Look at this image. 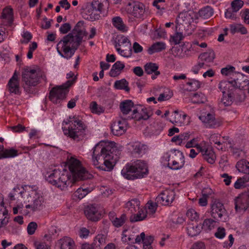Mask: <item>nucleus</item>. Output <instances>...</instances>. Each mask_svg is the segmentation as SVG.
<instances>
[{
  "instance_id": "nucleus-1",
  "label": "nucleus",
  "mask_w": 249,
  "mask_h": 249,
  "mask_svg": "<svg viewBox=\"0 0 249 249\" xmlns=\"http://www.w3.org/2000/svg\"><path fill=\"white\" fill-rule=\"evenodd\" d=\"M67 165L71 175L66 170L61 171L54 169L50 173L45 175L48 182L61 190H66L69 186H71L77 180H85L89 178L90 175L82 166L81 162L73 157L68 159Z\"/></svg>"
},
{
  "instance_id": "nucleus-2",
  "label": "nucleus",
  "mask_w": 249,
  "mask_h": 249,
  "mask_svg": "<svg viewBox=\"0 0 249 249\" xmlns=\"http://www.w3.org/2000/svg\"><path fill=\"white\" fill-rule=\"evenodd\" d=\"M121 151L115 143L101 141L93 149L92 162L97 168L105 171H111L119 160Z\"/></svg>"
},
{
  "instance_id": "nucleus-3",
  "label": "nucleus",
  "mask_w": 249,
  "mask_h": 249,
  "mask_svg": "<svg viewBox=\"0 0 249 249\" xmlns=\"http://www.w3.org/2000/svg\"><path fill=\"white\" fill-rule=\"evenodd\" d=\"M87 34L84 21H79L71 32L57 43L56 49L58 53L67 59L71 58L81 43L83 37Z\"/></svg>"
},
{
  "instance_id": "nucleus-4",
  "label": "nucleus",
  "mask_w": 249,
  "mask_h": 249,
  "mask_svg": "<svg viewBox=\"0 0 249 249\" xmlns=\"http://www.w3.org/2000/svg\"><path fill=\"white\" fill-rule=\"evenodd\" d=\"M69 124L68 127H62L64 134L74 140L79 141L85 135L87 126L82 121L75 116H70L67 121H64L62 125Z\"/></svg>"
},
{
  "instance_id": "nucleus-5",
  "label": "nucleus",
  "mask_w": 249,
  "mask_h": 249,
  "mask_svg": "<svg viewBox=\"0 0 249 249\" xmlns=\"http://www.w3.org/2000/svg\"><path fill=\"white\" fill-rule=\"evenodd\" d=\"M147 173L146 164L141 160H137L134 164H126L121 171V174L124 178L132 180L143 178Z\"/></svg>"
},
{
  "instance_id": "nucleus-6",
  "label": "nucleus",
  "mask_w": 249,
  "mask_h": 249,
  "mask_svg": "<svg viewBox=\"0 0 249 249\" xmlns=\"http://www.w3.org/2000/svg\"><path fill=\"white\" fill-rule=\"evenodd\" d=\"M41 77L46 80V76L42 75L39 71L30 68L24 69L22 72V82L24 90L28 93L32 92L31 88L38 84Z\"/></svg>"
},
{
  "instance_id": "nucleus-7",
  "label": "nucleus",
  "mask_w": 249,
  "mask_h": 249,
  "mask_svg": "<svg viewBox=\"0 0 249 249\" xmlns=\"http://www.w3.org/2000/svg\"><path fill=\"white\" fill-rule=\"evenodd\" d=\"M74 82V79L68 80L63 85L52 88L50 92L49 99L54 104H59L64 100L69 91L68 88Z\"/></svg>"
},
{
  "instance_id": "nucleus-8",
  "label": "nucleus",
  "mask_w": 249,
  "mask_h": 249,
  "mask_svg": "<svg viewBox=\"0 0 249 249\" xmlns=\"http://www.w3.org/2000/svg\"><path fill=\"white\" fill-rule=\"evenodd\" d=\"M166 159H168V166L172 169L178 170L184 166V156L182 153L178 150L172 151Z\"/></svg>"
},
{
  "instance_id": "nucleus-9",
  "label": "nucleus",
  "mask_w": 249,
  "mask_h": 249,
  "mask_svg": "<svg viewBox=\"0 0 249 249\" xmlns=\"http://www.w3.org/2000/svg\"><path fill=\"white\" fill-rule=\"evenodd\" d=\"M126 9L128 14L135 18H143L145 16V6L139 1H133L128 3Z\"/></svg>"
},
{
  "instance_id": "nucleus-10",
  "label": "nucleus",
  "mask_w": 249,
  "mask_h": 249,
  "mask_svg": "<svg viewBox=\"0 0 249 249\" xmlns=\"http://www.w3.org/2000/svg\"><path fill=\"white\" fill-rule=\"evenodd\" d=\"M235 75L238 76H236V78H234L233 80L228 81H223L219 83L218 88L223 94L226 93L227 88H229L230 87V85H231L233 88L236 89H241V88L243 87L242 85V83L245 82V81L243 80V75L239 73H236Z\"/></svg>"
},
{
  "instance_id": "nucleus-11",
  "label": "nucleus",
  "mask_w": 249,
  "mask_h": 249,
  "mask_svg": "<svg viewBox=\"0 0 249 249\" xmlns=\"http://www.w3.org/2000/svg\"><path fill=\"white\" fill-rule=\"evenodd\" d=\"M199 119L208 128H215L221 125V122L215 118V115L213 110L212 113H202L199 117Z\"/></svg>"
},
{
  "instance_id": "nucleus-12",
  "label": "nucleus",
  "mask_w": 249,
  "mask_h": 249,
  "mask_svg": "<svg viewBox=\"0 0 249 249\" xmlns=\"http://www.w3.org/2000/svg\"><path fill=\"white\" fill-rule=\"evenodd\" d=\"M235 209L241 212L249 208V192L239 195L234 199Z\"/></svg>"
},
{
  "instance_id": "nucleus-13",
  "label": "nucleus",
  "mask_w": 249,
  "mask_h": 249,
  "mask_svg": "<svg viewBox=\"0 0 249 249\" xmlns=\"http://www.w3.org/2000/svg\"><path fill=\"white\" fill-rule=\"evenodd\" d=\"M175 196L176 194L173 190H166L156 197V201L158 204L168 206L173 202Z\"/></svg>"
},
{
  "instance_id": "nucleus-14",
  "label": "nucleus",
  "mask_w": 249,
  "mask_h": 249,
  "mask_svg": "<svg viewBox=\"0 0 249 249\" xmlns=\"http://www.w3.org/2000/svg\"><path fill=\"white\" fill-rule=\"evenodd\" d=\"M153 115V111L150 107H141L134 109L133 116H128L126 119H135L137 121L147 120Z\"/></svg>"
},
{
  "instance_id": "nucleus-15",
  "label": "nucleus",
  "mask_w": 249,
  "mask_h": 249,
  "mask_svg": "<svg viewBox=\"0 0 249 249\" xmlns=\"http://www.w3.org/2000/svg\"><path fill=\"white\" fill-rule=\"evenodd\" d=\"M226 214L223 204L218 200L214 201L211 204V215L217 220H222L223 216Z\"/></svg>"
},
{
  "instance_id": "nucleus-16",
  "label": "nucleus",
  "mask_w": 249,
  "mask_h": 249,
  "mask_svg": "<svg viewBox=\"0 0 249 249\" xmlns=\"http://www.w3.org/2000/svg\"><path fill=\"white\" fill-rule=\"evenodd\" d=\"M99 207L95 204L88 205L85 210V214L87 217L93 221H98L101 214L99 210Z\"/></svg>"
},
{
  "instance_id": "nucleus-17",
  "label": "nucleus",
  "mask_w": 249,
  "mask_h": 249,
  "mask_svg": "<svg viewBox=\"0 0 249 249\" xmlns=\"http://www.w3.org/2000/svg\"><path fill=\"white\" fill-rule=\"evenodd\" d=\"M7 89L10 93L15 94L20 93L19 80L18 75L16 72L9 80L7 85Z\"/></svg>"
},
{
  "instance_id": "nucleus-18",
  "label": "nucleus",
  "mask_w": 249,
  "mask_h": 249,
  "mask_svg": "<svg viewBox=\"0 0 249 249\" xmlns=\"http://www.w3.org/2000/svg\"><path fill=\"white\" fill-rule=\"evenodd\" d=\"M131 154L135 157H140L144 154L147 149L146 145L139 142H135L130 144Z\"/></svg>"
},
{
  "instance_id": "nucleus-19",
  "label": "nucleus",
  "mask_w": 249,
  "mask_h": 249,
  "mask_svg": "<svg viewBox=\"0 0 249 249\" xmlns=\"http://www.w3.org/2000/svg\"><path fill=\"white\" fill-rule=\"evenodd\" d=\"M108 217L112 225L116 228L122 227L127 219L126 214L123 213L117 217L116 213L114 212H109Z\"/></svg>"
},
{
  "instance_id": "nucleus-20",
  "label": "nucleus",
  "mask_w": 249,
  "mask_h": 249,
  "mask_svg": "<svg viewBox=\"0 0 249 249\" xmlns=\"http://www.w3.org/2000/svg\"><path fill=\"white\" fill-rule=\"evenodd\" d=\"M125 120L114 122L111 125V131L116 136H120L124 134L126 130V122Z\"/></svg>"
},
{
  "instance_id": "nucleus-21",
  "label": "nucleus",
  "mask_w": 249,
  "mask_h": 249,
  "mask_svg": "<svg viewBox=\"0 0 249 249\" xmlns=\"http://www.w3.org/2000/svg\"><path fill=\"white\" fill-rule=\"evenodd\" d=\"M198 152H201L203 158L208 162L213 164L214 162L216 159V156L213 150L211 148H207L206 150H203L200 146L197 147Z\"/></svg>"
},
{
  "instance_id": "nucleus-22",
  "label": "nucleus",
  "mask_w": 249,
  "mask_h": 249,
  "mask_svg": "<svg viewBox=\"0 0 249 249\" xmlns=\"http://www.w3.org/2000/svg\"><path fill=\"white\" fill-rule=\"evenodd\" d=\"M134 104L131 100H127L121 102L120 104V108L122 114L120 117L124 120H127L128 118L124 117V115H127L131 110L132 107H133Z\"/></svg>"
},
{
  "instance_id": "nucleus-23",
  "label": "nucleus",
  "mask_w": 249,
  "mask_h": 249,
  "mask_svg": "<svg viewBox=\"0 0 249 249\" xmlns=\"http://www.w3.org/2000/svg\"><path fill=\"white\" fill-rule=\"evenodd\" d=\"M1 18L3 23L6 26H10L13 21V9L10 7L5 8L2 11Z\"/></svg>"
},
{
  "instance_id": "nucleus-24",
  "label": "nucleus",
  "mask_w": 249,
  "mask_h": 249,
  "mask_svg": "<svg viewBox=\"0 0 249 249\" xmlns=\"http://www.w3.org/2000/svg\"><path fill=\"white\" fill-rule=\"evenodd\" d=\"M144 68L147 74H150L154 73L151 76L152 79H155L157 76L160 74V71H158L159 66L156 63L152 62L146 63L144 65Z\"/></svg>"
},
{
  "instance_id": "nucleus-25",
  "label": "nucleus",
  "mask_w": 249,
  "mask_h": 249,
  "mask_svg": "<svg viewBox=\"0 0 249 249\" xmlns=\"http://www.w3.org/2000/svg\"><path fill=\"white\" fill-rule=\"evenodd\" d=\"M174 119L171 122L176 125H182L185 124V120L187 117V114L181 113L178 110L174 111Z\"/></svg>"
},
{
  "instance_id": "nucleus-26",
  "label": "nucleus",
  "mask_w": 249,
  "mask_h": 249,
  "mask_svg": "<svg viewBox=\"0 0 249 249\" xmlns=\"http://www.w3.org/2000/svg\"><path fill=\"white\" fill-rule=\"evenodd\" d=\"M96 0H93L91 2H88L84 5L83 9L85 10V12L89 14L90 16V19L91 20L94 19V17H96V15H94L95 11H96Z\"/></svg>"
},
{
  "instance_id": "nucleus-27",
  "label": "nucleus",
  "mask_w": 249,
  "mask_h": 249,
  "mask_svg": "<svg viewBox=\"0 0 249 249\" xmlns=\"http://www.w3.org/2000/svg\"><path fill=\"white\" fill-rule=\"evenodd\" d=\"M43 200L42 197L38 196L35 199L32 204L26 205L25 208L31 209L33 212L40 210L43 208Z\"/></svg>"
},
{
  "instance_id": "nucleus-28",
  "label": "nucleus",
  "mask_w": 249,
  "mask_h": 249,
  "mask_svg": "<svg viewBox=\"0 0 249 249\" xmlns=\"http://www.w3.org/2000/svg\"><path fill=\"white\" fill-rule=\"evenodd\" d=\"M201 228L197 224L189 223L187 227L188 234L191 237L197 235L201 232Z\"/></svg>"
},
{
  "instance_id": "nucleus-29",
  "label": "nucleus",
  "mask_w": 249,
  "mask_h": 249,
  "mask_svg": "<svg viewBox=\"0 0 249 249\" xmlns=\"http://www.w3.org/2000/svg\"><path fill=\"white\" fill-rule=\"evenodd\" d=\"M124 68V64L120 61L116 62L112 66L109 72L111 77H116L119 75L121 71Z\"/></svg>"
},
{
  "instance_id": "nucleus-30",
  "label": "nucleus",
  "mask_w": 249,
  "mask_h": 249,
  "mask_svg": "<svg viewBox=\"0 0 249 249\" xmlns=\"http://www.w3.org/2000/svg\"><path fill=\"white\" fill-rule=\"evenodd\" d=\"M215 58V53L213 50H209L207 52L201 53L198 56L200 62H211Z\"/></svg>"
},
{
  "instance_id": "nucleus-31",
  "label": "nucleus",
  "mask_w": 249,
  "mask_h": 249,
  "mask_svg": "<svg viewBox=\"0 0 249 249\" xmlns=\"http://www.w3.org/2000/svg\"><path fill=\"white\" fill-rule=\"evenodd\" d=\"M61 245L60 249H75L73 240L69 237H64L59 241Z\"/></svg>"
},
{
  "instance_id": "nucleus-32",
  "label": "nucleus",
  "mask_w": 249,
  "mask_h": 249,
  "mask_svg": "<svg viewBox=\"0 0 249 249\" xmlns=\"http://www.w3.org/2000/svg\"><path fill=\"white\" fill-rule=\"evenodd\" d=\"M236 167L240 172L249 175V161L248 160H239L237 162Z\"/></svg>"
},
{
  "instance_id": "nucleus-33",
  "label": "nucleus",
  "mask_w": 249,
  "mask_h": 249,
  "mask_svg": "<svg viewBox=\"0 0 249 249\" xmlns=\"http://www.w3.org/2000/svg\"><path fill=\"white\" fill-rule=\"evenodd\" d=\"M165 48L166 45L164 42H157L149 47L147 52L149 54H152L156 52H159L164 50Z\"/></svg>"
},
{
  "instance_id": "nucleus-34",
  "label": "nucleus",
  "mask_w": 249,
  "mask_h": 249,
  "mask_svg": "<svg viewBox=\"0 0 249 249\" xmlns=\"http://www.w3.org/2000/svg\"><path fill=\"white\" fill-rule=\"evenodd\" d=\"M147 216V212L145 210L140 209L137 213L133 214L130 217L131 222H136L142 221Z\"/></svg>"
},
{
  "instance_id": "nucleus-35",
  "label": "nucleus",
  "mask_w": 249,
  "mask_h": 249,
  "mask_svg": "<svg viewBox=\"0 0 249 249\" xmlns=\"http://www.w3.org/2000/svg\"><path fill=\"white\" fill-rule=\"evenodd\" d=\"M106 236L103 234H98L94 238L93 245L96 249H100L106 244Z\"/></svg>"
},
{
  "instance_id": "nucleus-36",
  "label": "nucleus",
  "mask_w": 249,
  "mask_h": 249,
  "mask_svg": "<svg viewBox=\"0 0 249 249\" xmlns=\"http://www.w3.org/2000/svg\"><path fill=\"white\" fill-rule=\"evenodd\" d=\"M198 14L200 17L207 19L213 15V10L210 6H207L200 9Z\"/></svg>"
},
{
  "instance_id": "nucleus-37",
  "label": "nucleus",
  "mask_w": 249,
  "mask_h": 249,
  "mask_svg": "<svg viewBox=\"0 0 249 249\" xmlns=\"http://www.w3.org/2000/svg\"><path fill=\"white\" fill-rule=\"evenodd\" d=\"M18 155V151L13 148L5 149L0 154V159L15 157Z\"/></svg>"
},
{
  "instance_id": "nucleus-38",
  "label": "nucleus",
  "mask_w": 249,
  "mask_h": 249,
  "mask_svg": "<svg viewBox=\"0 0 249 249\" xmlns=\"http://www.w3.org/2000/svg\"><path fill=\"white\" fill-rule=\"evenodd\" d=\"M114 87L117 89H124L127 92L130 90L128 82L125 79L116 81L114 84Z\"/></svg>"
},
{
  "instance_id": "nucleus-39",
  "label": "nucleus",
  "mask_w": 249,
  "mask_h": 249,
  "mask_svg": "<svg viewBox=\"0 0 249 249\" xmlns=\"http://www.w3.org/2000/svg\"><path fill=\"white\" fill-rule=\"evenodd\" d=\"M112 24L120 31L124 32L126 31L125 26L123 20L120 17H115L112 19Z\"/></svg>"
},
{
  "instance_id": "nucleus-40",
  "label": "nucleus",
  "mask_w": 249,
  "mask_h": 249,
  "mask_svg": "<svg viewBox=\"0 0 249 249\" xmlns=\"http://www.w3.org/2000/svg\"><path fill=\"white\" fill-rule=\"evenodd\" d=\"M191 101L194 104H201L205 103L207 99L204 94L199 92L194 94L191 97Z\"/></svg>"
},
{
  "instance_id": "nucleus-41",
  "label": "nucleus",
  "mask_w": 249,
  "mask_h": 249,
  "mask_svg": "<svg viewBox=\"0 0 249 249\" xmlns=\"http://www.w3.org/2000/svg\"><path fill=\"white\" fill-rule=\"evenodd\" d=\"M127 44H124L122 46H118L117 44H115V47L117 52L122 56L124 57H128L131 55L132 53L131 46L130 45L129 52H127L126 50Z\"/></svg>"
},
{
  "instance_id": "nucleus-42",
  "label": "nucleus",
  "mask_w": 249,
  "mask_h": 249,
  "mask_svg": "<svg viewBox=\"0 0 249 249\" xmlns=\"http://www.w3.org/2000/svg\"><path fill=\"white\" fill-rule=\"evenodd\" d=\"M90 192L88 188H78L74 193V196L77 197L78 199H81L84 197L89 193Z\"/></svg>"
},
{
  "instance_id": "nucleus-43",
  "label": "nucleus",
  "mask_w": 249,
  "mask_h": 249,
  "mask_svg": "<svg viewBox=\"0 0 249 249\" xmlns=\"http://www.w3.org/2000/svg\"><path fill=\"white\" fill-rule=\"evenodd\" d=\"M215 221L212 219H206L203 223L201 229L203 228L205 230H211L214 228Z\"/></svg>"
},
{
  "instance_id": "nucleus-44",
  "label": "nucleus",
  "mask_w": 249,
  "mask_h": 249,
  "mask_svg": "<svg viewBox=\"0 0 249 249\" xmlns=\"http://www.w3.org/2000/svg\"><path fill=\"white\" fill-rule=\"evenodd\" d=\"M235 68L233 66H228L222 68L221 70L222 74L226 76H234L236 73L234 72Z\"/></svg>"
},
{
  "instance_id": "nucleus-45",
  "label": "nucleus",
  "mask_w": 249,
  "mask_h": 249,
  "mask_svg": "<svg viewBox=\"0 0 249 249\" xmlns=\"http://www.w3.org/2000/svg\"><path fill=\"white\" fill-rule=\"evenodd\" d=\"M90 108L91 112L93 113L100 114L104 111L103 108L98 106L96 102H92L91 103Z\"/></svg>"
},
{
  "instance_id": "nucleus-46",
  "label": "nucleus",
  "mask_w": 249,
  "mask_h": 249,
  "mask_svg": "<svg viewBox=\"0 0 249 249\" xmlns=\"http://www.w3.org/2000/svg\"><path fill=\"white\" fill-rule=\"evenodd\" d=\"M244 2L241 0H234L231 2V6L233 12H237L243 6Z\"/></svg>"
},
{
  "instance_id": "nucleus-47",
  "label": "nucleus",
  "mask_w": 249,
  "mask_h": 249,
  "mask_svg": "<svg viewBox=\"0 0 249 249\" xmlns=\"http://www.w3.org/2000/svg\"><path fill=\"white\" fill-rule=\"evenodd\" d=\"M183 38V35L180 32H177L175 34L171 36L170 41L175 44H178Z\"/></svg>"
},
{
  "instance_id": "nucleus-48",
  "label": "nucleus",
  "mask_w": 249,
  "mask_h": 249,
  "mask_svg": "<svg viewBox=\"0 0 249 249\" xmlns=\"http://www.w3.org/2000/svg\"><path fill=\"white\" fill-rule=\"evenodd\" d=\"M248 182L246 178L245 177L240 178L237 179L235 182L234 187L235 189H241L245 187V184Z\"/></svg>"
},
{
  "instance_id": "nucleus-49",
  "label": "nucleus",
  "mask_w": 249,
  "mask_h": 249,
  "mask_svg": "<svg viewBox=\"0 0 249 249\" xmlns=\"http://www.w3.org/2000/svg\"><path fill=\"white\" fill-rule=\"evenodd\" d=\"M187 216L191 220H196L198 219V213L193 209H189L186 213Z\"/></svg>"
},
{
  "instance_id": "nucleus-50",
  "label": "nucleus",
  "mask_w": 249,
  "mask_h": 249,
  "mask_svg": "<svg viewBox=\"0 0 249 249\" xmlns=\"http://www.w3.org/2000/svg\"><path fill=\"white\" fill-rule=\"evenodd\" d=\"M187 85L190 86V90H196L200 87V83L198 80L194 79L188 82Z\"/></svg>"
},
{
  "instance_id": "nucleus-51",
  "label": "nucleus",
  "mask_w": 249,
  "mask_h": 249,
  "mask_svg": "<svg viewBox=\"0 0 249 249\" xmlns=\"http://www.w3.org/2000/svg\"><path fill=\"white\" fill-rule=\"evenodd\" d=\"M127 230H124L122 233V241L123 242L134 243V237L130 234H126Z\"/></svg>"
},
{
  "instance_id": "nucleus-52",
  "label": "nucleus",
  "mask_w": 249,
  "mask_h": 249,
  "mask_svg": "<svg viewBox=\"0 0 249 249\" xmlns=\"http://www.w3.org/2000/svg\"><path fill=\"white\" fill-rule=\"evenodd\" d=\"M118 46H122L124 44H127V47L126 48V50L127 52H129V48L130 47V42L129 39L125 36H122L119 40V43H117Z\"/></svg>"
},
{
  "instance_id": "nucleus-53",
  "label": "nucleus",
  "mask_w": 249,
  "mask_h": 249,
  "mask_svg": "<svg viewBox=\"0 0 249 249\" xmlns=\"http://www.w3.org/2000/svg\"><path fill=\"white\" fill-rule=\"evenodd\" d=\"M126 206L129 209L134 208L135 209L137 208L139 209L140 202L137 199H133L128 201L126 204Z\"/></svg>"
},
{
  "instance_id": "nucleus-54",
  "label": "nucleus",
  "mask_w": 249,
  "mask_h": 249,
  "mask_svg": "<svg viewBox=\"0 0 249 249\" xmlns=\"http://www.w3.org/2000/svg\"><path fill=\"white\" fill-rule=\"evenodd\" d=\"M96 3H97L95 9L96 11H95V13L94 14V15H96V17H94V19L99 18L100 14L103 10V4L101 2L96 0Z\"/></svg>"
},
{
  "instance_id": "nucleus-55",
  "label": "nucleus",
  "mask_w": 249,
  "mask_h": 249,
  "mask_svg": "<svg viewBox=\"0 0 249 249\" xmlns=\"http://www.w3.org/2000/svg\"><path fill=\"white\" fill-rule=\"evenodd\" d=\"M37 225L36 222H30L27 227V231L29 234H33L37 228Z\"/></svg>"
},
{
  "instance_id": "nucleus-56",
  "label": "nucleus",
  "mask_w": 249,
  "mask_h": 249,
  "mask_svg": "<svg viewBox=\"0 0 249 249\" xmlns=\"http://www.w3.org/2000/svg\"><path fill=\"white\" fill-rule=\"evenodd\" d=\"M22 36L23 38V39L20 40V42L22 44L28 43L32 38V35L29 32H24Z\"/></svg>"
},
{
  "instance_id": "nucleus-57",
  "label": "nucleus",
  "mask_w": 249,
  "mask_h": 249,
  "mask_svg": "<svg viewBox=\"0 0 249 249\" xmlns=\"http://www.w3.org/2000/svg\"><path fill=\"white\" fill-rule=\"evenodd\" d=\"M71 29V26L70 23H66L62 24L60 28V32L62 34H66L69 31H70Z\"/></svg>"
},
{
  "instance_id": "nucleus-58",
  "label": "nucleus",
  "mask_w": 249,
  "mask_h": 249,
  "mask_svg": "<svg viewBox=\"0 0 249 249\" xmlns=\"http://www.w3.org/2000/svg\"><path fill=\"white\" fill-rule=\"evenodd\" d=\"M203 196L198 199V203L201 206H205L207 205L208 195L204 194V190L202 191Z\"/></svg>"
},
{
  "instance_id": "nucleus-59",
  "label": "nucleus",
  "mask_w": 249,
  "mask_h": 249,
  "mask_svg": "<svg viewBox=\"0 0 249 249\" xmlns=\"http://www.w3.org/2000/svg\"><path fill=\"white\" fill-rule=\"evenodd\" d=\"M215 236L219 239L223 238L225 235V230L223 228L219 227L215 233Z\"/></svg>"
},
{
  "instance_id": "nucleus-60",
  "label": "nucleus",
  "mask_w": 249,
  "mask_h": 249,
  "mask_svg": "<svg viewBox=\"0 0 249 249\" xmlns=\"http://www.w3.org/2000/svg\"><path fill=\"white\" fill-rule=\"evenodd\" d=\"M205 63L203 62L199 61L198 64L192 68V71L195 74H197L199 71L204 67Z\"/></svg>"
},
{
  "instance_id": "nucleus-61",
  "label": "nucleus",
  "mask_w": 249,
  "mask_h": 249,
  "mask_svg": "<svg viewBox=\"0 0 249 249\" xmlns=\"http://www.w3.org/2000/svg\"><path fill=\"white\" fill-rule=\"evenodd\" d=\"M241 17L244 19V22L249 25V9L244 10L242 13Z\"/></svg>"
},
{
  "instance_id": "nucleus-62",
  "label": "nucleus",
  "mask_w": 249,
  "mask_h": 249,
  "mask_svg": "<svg viewBox=\"0 0 249 249\" xmlns=\"http://www.w3.org/2000/svg\"><path fill=\"white\" fill-rule=\"evenodd\" d=\"M221 177L224 178L223 181L226 185H229L231 182V179L232 177L229 176L226 173L223 174L221 175Z\"/></svg>"
},
{
  "instance_id": "nucleus-63",
  "label": "nucleus",
  "mask_w": 249,
  "mask_h": 249,
  "mask_svg": "<svg viewBox=\"0 0 249 249\" xmlns=\"http://www.w3.org/2000/svg\"><path fill=\"white\" fill-rule=\"evenodd\" d=\"M240 24H234L230 25V31L232 34L239 33L240 31Z\"/></svg>"
},
{
  "instance_id": "nucleus-64",
  "label": "nucleus",
  "mask_w": 249,
  "mask_h": 249,
  "mask_svg": "<svg viewBox=\"0 0 249 249\" xmlns=\"http://www.w3.org/2000/svg\"><path fill=\"white\" fill-rule=\"evenodd\" d=\"M190 249H205V244L201 242L194 243Z\"/></svg>"
}]
</instances>
